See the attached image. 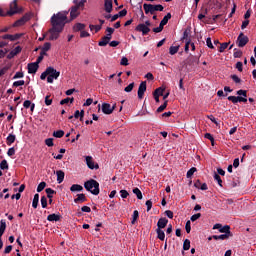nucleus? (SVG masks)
<instances>
[{
	"label": "nucleus",
	"mask_w": 256,
	"mask_h": 256,
	"mask_svg": "<svg viewBox=\"0 0 256 256\" xmlns=\"http://www.w3.org/2000/svg\"><path fill=\"white\" fill-rule=\"evenodd\" d=\"M85 24L83 23H76L73 27V30L78 32V31H84L85 30Z\"/></svg>",
	"instance_id": "a878e982"
},
{
	"label": "nucleus",
	"mask_w": 256,
	"mask_h": 256,
	"mask_svg": "<svg viewBox=\"0 0 256 256\" xmlns=\"http://www.w3.org/2000/svg\"><path fill=\"white\" fill-rule=\"evenodd\" d=\"M236 95H239L240 97H246L247 98V90H243V89L238 90L236 92Z\"/></svg>",
	"instance_id": "09e8293b"
},
{
	"label": "nucleus",
	"mask_w": 256,
	"mask_h": 256,
	"mask_svg": "<svg viewBox=\"0 0 256 256\" xmlns=\"http://www.w3.org/2000/svg\"><path fill=\"white\" fill-rule=\"evenodd\" d=\"M86 165L88 169H99V164H95L91 156H86Z\"/></svg>",
	"instance_id": "f8f14e48"
},
{
	"label": "nucleus",
	"mask_w": 256,
	"mask_h": 256,
	"mask_svg": "<svg viewBox=\"0 0 256 256\" xmlns=\"http://www.w3.org/2000/svg\"><path fill=\"white\" fill-rule=\"evenodd\" d=\"M167 223H169L167 218H160L157 222V229H165L167 227Z\"/></svg>",
	"instance_id": "f3484780"
},
{
	"label": "nucleus",
	"mask_w": 256,
	"mask_h": 256,
	"mask_svg": "<svg viewBox=\"0 0 256 256\" xmlns=\"http://www.w3.org/2000/svg\"><path fill=\"white\" fill-rule=\"evenodd\" d=\"M213 239H215V241H225V239H228L230 236L225 235V234H221V235H213L212 236Z\"/></svg>",
	"instance_id": "c85d7f7f"
},
{
	"label": "nucleus",
	"mask_w": 256,
	"mask_h": 256,
	"mask_svg": "<svg viewBox=\"0 0 256 256\" xmlns=\"http://www.w3.org/2000/svg\"><path fill=\"white\" fill-rule=\"evenodd\" d=\"M45 145H47V147H53V145H54L53 138H47L45 140Z\"/></svg>",
	"instance_id": "5fc2aeb1"
},
{
	"label": "nucleus",
	"mask_w": 256,
	"mask_h": 256,
	"mask_svg": "<svg viewBox=\"0 0 256 256\" xmlns=\"http://www.w3.org/2000/svg\"><path fill=\"white\" fill-rule=\"evenodd\" d=\"M179 52V46H171L169 48L170 55H176Z\"/></svg>",
	"instance_id": "58836bf2"
},
{
	"label": "nucleus",
	"mask_w": 256,
	"mask_h": 256,
	"mask_svg": "<svg viewBox=\"0 0 256 256\" xmlns=\"http://www.w3.org/2000/svg\"><path fill=\"white\" fill-rule=\"evenodd\" d=\"M230 77L234 81V83H241V78H239V76L233 74Z\"/></svg>",
	"instance_id": "13d9d810"
},
{
	"label": "nucleus",
	"mask_w": 256,
	"mask_h": 256,
	"mask_svg": "<svg viewBox=\"0 0 256 256\" xmlns=\"http://www.w3.org/2000/svg\"><path fill=\"white\" fill-rule=\"evenodd\" d=\"M186 233H191V221L188 220L185 225Z\"/></svg>",
	"instance_id": "bf43d9fd"
},
{
	"label": "nucleus",
	"mask_w": 256,
	"mask_h": 256,
	"mask_svg": "<svg viewBox=\"0 0 256 256\" xmlns=\"http://www.w3.org/2000/svg\"><path fill=\"white\" fill-rule=\"evenodd\" d=\"M146 207H147V211H149L150 209H152V207H153V201H151V200L146 201Z\"/></svg>",
	"instance_id": "338daca9"
},
{
	"label": "nucleus",
	"mask_w": 256,
	"mask_h": 256,
	"mask_svg": "<svg viewBox=\"0 0 256 256\" xmlns=\"http://www.w3.org/2000/svg\"><path fill=\"white\" fill-rule=\"evenodd\" d=\"M120 195L122 199H127L129 197V192H127V190H120Z\"/></svg>",
	"instance_id": "864d4df0"
},
{
	"label": "nucleus",
	"mask_w": 256,
	"mask_h": 256,
	"mask_svg": "<svg viewBox=\"0 0 256 256\" xmlns=\"http://www.w3.org/2000/svg\"><path fill=\"white\" fill-rule=\"evenodd\" d=\"M191 249V241L189 239H185L183 243V250L189 251Z\"/></svg>",
	"instance_id": "f704fd0d"
},
{
	"label": "nucleus",
	"mask_w": 256,
	"mask_h": 256,
	"mask_svg": "<svg viewBox=\"0 0 256 256\" xmlns=\"http://www.w3.org/2000/svg\"><path fill=\"white\" fill-rule=\"evenodd\" d=\"M22 25H25V22L23 20V18H20L19 20H17L15 23H14V27H21Z\"/></svg>",
	"instance_id": "8fccbe9b"
},
{
	"label": "nucleus",
	"mask_w": 256,
	"mask_h": 256,
	"mask_svg": "<svg viewBox=\"0 0 256 256\" xmlns=\"http://www.w3.org/2000/svg\"><path fill=\"white\" fill-rule=\"evenodd\" d=\"M145 91H147V81H143L140 83L138 88V99H143V95H145Z\"/></svg>",
	"instance_id": "9d476101"
},
{
	"label": "nucleus",
	"mask_w": 256,
	"mask_h": 256,
	"mask_svg": "<svg viewBox=\"0 0 256 256\" xmlns=\"http://www.w3.org/2000/svg\"><path fill=\"white\" fill-rule=\"evenodd\" d=\"M154 91H157V95H158V97H162L163 93L165 92V89H164V88L159 87V88H157V89H156V90H154Z\"/></svg>",
	"instance_id": "0e129e2a"
},
{
	"label": "nucleus",
	"mask_w": 256,
	"mask_h": 256,
	"mask_svg": "<svg viewBox=\"0 0 256 256\" xmlns=\"http://www.w3.org/2000/svg\"><path fill=\"white\" fill-rule=\"evenodd\" d=\"M0 169H2V171H5L6 169H9V164L7 163V160H2L1 161Z\"/></svg>",
	"instance_id": "a19ab883"
},
{
	"label": "nucleus",
	"mask_w": 256,
	"mask_h": 256,
	"mask_svg": "<svg viewBox=\"0 0 256 256\" xmlns=\"http://www.w3.org/2000/svg\"><path fill=\"white\" fill-rule=\"evenodd\" d=\"M22 48L21 46H17L15 49H13L8 55H7V59H13V57H15L16 55H19V53H21Z\"/></svg>",
	"instance_id": "6ab92c4d"
},
{
	"label": "nucleus",
	"mask_w": 256,
	"mask_h": 256,
	"mask_svg": "<svg viewBox=\"0 0 256 256\" xmlns=\"http://www.w3.org/2000/svg\"><path fill=\"white\" fill-rule=\"evenodd\" d=\"M104 11L106 13H113V0H104Z\"/></svg>",
	"instance_id": "4468645a"
},
{
	"label": "nucleus",
	"mask_w": 256,
	"mask_h": 256,
	"mask_svg": "<svg viewBox=\"0 0 256 256\" xmlns=\"http://www.w3.org/2000/svg\"><path fill=\"white\" fill-rule=\"evenodd\" d=\"M206 45L209 47V49H215V46H213V42L211 41V38L206 39Z\"/></svg>",
	"instance_id": "4d7b16f0"
},
{
	"label": "nucleus",
	"mask_w": 256,
	"mask_h": 256,
	"mask_svg": "<svg viewBox=\"0 0 256 256\" xmlns=\"http://www.w3.org/2000/svg\"><path fill=\"white\" fill-rule=\"evenodd\" d=\"M89 28H90V31H93V29H95V33H99V31L103 29L101 25H93V24H90Z\"/></svg>",
	"instance_id": "4c0bfd02"
},
{
	"label": "nucleus",
	"mask_w": 256,
	"mask_h": 256,
	"mask_svg": "<svg viewBox=\"0 0 256 256\" xmlns=\"http://www.w3.org/2000/svg\"><path fill=\"white\" fill-rule=\"evenodd\" d=\"M167 103L168 101L165 100V102L160 107L157 108L156 113H163V111L167 109Z\"/></svg>",
	"instance_id": "e433bc0d"
},
{
	"label": "nucleus",
	"mask_w": 256,
	"mask_h": 256,
	"mask_svg": "<svg viewBox=\"0 0 256 256\" xmlns=\"http://www.w3.org/2000/svg\"><path fill=\"white\" fill-rule=\"evenodd\" d=\"M109 40L104 36L101 38V40L98 42L99 47H107L109 45Z\"/></svg>",
	"instance_id": "cd10ccee"
},
{
	"label": "nucleus",
	"mask_w": 256,
	"mask_h": 256,
	"mask_svg": "<svg viewBox=\"0 0 256 256\" xmlns=\"http://www.w3.org/2000/svg\"><path fill=\"white\" fill-rule=\"evenodd\" d=\"M137 219H139V211L134 210L131 221L132 225H135V223H137Z\"/></svg>",
	"instance_id": "c9c22d12"
},
{
	"label": "nucleus",
	"mask_w": 256,
	"mask_h": 256,
	"mask_svg": "<svg viewBox=\"0 0 256 256\" xmlns=\"http://www.w3.org/2000/svg\"><path fill=\"white\" fill-rule=\"evenodd\" d=\"M127 15V9H123L118 13V17H125Z\"/></svg>",
	"instance_id": "774afa93"
},
{
	"label": "nucleus",
	"mask_w": 256,
	"mask_h": 256,
	"mask_svg": "<svg viewBox=\"0 0 256 256\" xmlns=\"http://www.w3.org/2000/svg\"><path fill=\"white\" fill-rule=\"evenodd\" d=\"M102 112L105 115H111V113H113V108H111V104L109 103H103L102 104Z\"/></svg>",
	"instance_id": "dca6fc26"
},
{
	"label": "nucleus",
	"mask_w": 256,
	"mask_h": 256,
	"mask_svg": "<svg viewBox=\"0 0 256 256\" xmlns=\"http://www.w3.org/2000/svg\"><path fill=\"white\" fill-rule=\"evenodd\" d=\"M74 6L70 8V19L73 21L74 19H77L78 15H81V12L79 9H83L85 7V3H87V0H73Z\"/></svg>",
	"instance_id": "f03ea898"
},
{
	"label": "nucleus",
	"mask_w": 256,
	"mask_h": 256,
	"mask_svg": "<svg viewBox=\"0 0 256 256\" xmlns=\"http://www.w3.org/2000/svg\"><path fill=\"white\" fill-rule=\"evenodd\" d=\"M23 8H19L17 5V0H13V2L10 4V10L6 12V15L8 17H13V15H16V13H22Z\"/></svg>",
	"instance_id": "39448f33"
},
{
	"label": "nucleus",
	"mask_w": 256,
	"mask_h": 256,
	"mask_svg": "<svg viewBox=\"0 0 256 256\" xmlns=\"http://www.w3.org/2000/svg\"><path fill=\"white\" fill-rule=\"evenodd\" d=\"M24 75L23 72H16L13 79H23Z\"/></svg>",
	"instance_id": "69168bd1"
},
{
	"label": "nucleus",
	"mask_w": 256,
	"mask_h": 256,
	"mask_svg": "<svg viewBox=\"0 0 256 256\" xmlns=\"http://www.w3.org/2000/svg\"><path fill=\"white\" fill-rule=\"evenodd\" d=\"M70 191L72 193H75V191H83V186L79 185V184H73L71 187H70Z\"/></svg>",
	"instance_id": "c756f323"
},
{
	"label": "nucleus",
	"mask_w": 256,
	"mask_h": 256,
	"mask_svg": "<svg viewBox=\"0 0 256 256\" xmlns=\"http://www.w3.org/2000/svg\"><path fill=\"white\" fill-rule=\"evenodd\" d=\"M45 105L49 107V105H53V99H51V95H47L44 100Z\"/></svg>",
	"instance_id": "49530a36"
},
{
	"label": "nucleus",
	"mask_w": 256,
	"mask_h": 256,
	"mask_svg": "<svg viewBox=\"0 0 256 256\" xmlns=\"http://www.w3.org/2000/svg\"><path fill=\"white\" fill-rule=\"evenodd\" d=\"M40 201H41L42 209H47V197L42 196Z\"/></svg>",
	"instance_id": "de8ad7c7"
},
{
	"label": "nucleus",
	"mask_w": 256,
	"mask_h": 256,
	"mask_svg": "<svg viewBox=\"0 0 256 256\" xmlns=\"http://www.w3.org/2000/svg\"><path fill=\"white\" fill-rule=\"evenodd\" d=\"M249 43V37L245 36L243 32H241L237 38L238 47H245Z\"/></svg>",
	"instance_id": "0eeeda50"
},
{
	"label": "nucleus",
	"mask_w": 256,
	"mask_h": 256,
	"mask_svg": "<svg viewBox=\"0 0 256 256\" xmlns=\"http://www.w3.org/2000/svg\"><path fill=\"white\" fill-rule=\"evenodd\" d=\"M56 175H57V183H61L62 181H64L65 172H63L62 170H58L56 171Z\"/></svg>",
	"instance_id": "5701e85b"
},
{
	"label": "nucleus",
	"mask_w": 256,
	"mask_h": 256,
	"mask_svg": "<svg viewBox=\"0 0 256 256\" xmlns=\"http://www.w3.org/2000/svg\"><path fill=\"white\" fill-rule=\"evenodd\" d=\"M134 195H136L137 199L141 200L143 199V193L139 188H134L133 190Z\"/></svg>",
	"instance_id": "2f4dec72"
},
{
	"label": "nucleus",
	"mask_w": 256,
	"mask_h": 256,
	"mask_svg": "<svg viewBox=\"0 0 256 256\" xmlns=\"http://www.w3.org/2000/svg\"><path fill=\"white\" fill-rule=\"evenodd\" d=\"M135 31H138L139 33H142V35H148L151 31V28H149L145 24H138L135 28Z\"/></svg>",
	"instance_id": "1a4fd4ad"
},
{
	"label": "nucleus",
	"mask_w": 256,
	"mask_h": 256,
	"mask_svg": "<svg viewBox=\"0 0 256 256\" xmlns=\"http://www.w3.org/2000/svg\"><path fill=\"white\" fill-rule=\"evenodd\" d=\"M214 179H215V181H217V183L220 187H223V180H221V176H219V174L214 173Z\"/></svg>",
	"instance_id": "79ce46f5"
},
{
	"label": "nucleus",
	"mask_w": 256,
	"mask_h": 256,
	"mask_svg": "<svg viewBox=\"0 0 256 256\" xmlns=\"http://www.w3.org/2000/svg\"><path fill=\"white\" fill-rule=\"evenodd\" d=\"M59 75H61V72L57 71L53 67H48L47 83H53L54 79H59Z\"/></svg>",
	"instance_id": "423d86ee"
},
{
	"label": "nucleus",
	"mask_w": 256,
	"mask_h": 256,
	"mask_svg": "<svg viewBox=\"0 0 256 256\" xmlns=\"http://www.w3.org/2000/svg\"><path fill=\"white\" fill-rule=\"evenodd\" d=\"M228 101H232L234 105H237V103H247V98L244 96H229Z\"/></svg>",
	"instance_id": "6e6552de"
},
{
	"label": "nucleus",
	"mask_w": 256,
	"mask_h": 256,
	"mask_svg": "<svg viewBox=\"0 0 256 256\" xmlns=\"http://www.w3.org/2000/svg\"><path fill=\"white\" fill-rule=\"evenodd\" d=\"M47 221L54 222V221H61V214H50L47 216Z\"/></svg>",
	"instance_id": "aec40b11"
},
{
	"label": "nucleus",
	"mask_w": 256,
	"mask_h": 256,
	"mask_svg": "<svg viewBox=\"0 0 256 256\" xmlns=\"http://www.w3.org/2000/svg\"><path fill=\"white\" fill-rule=\"evenodd\" d=\"M67 15H69V11H62L57 14H53L50 19L52 27L48 30V33L50 34L49 41H57V39H59V35L63 33L65 25L69 22Z\"/></svg>",
	"instance_id": "f257e3e1"
},
{
	"label": "nucleus",
	"mask_w": 256,
	"mask_h": 256,
	"mask_svg": "<svg viewBox=\"0 0 256 256\" xmlns=\"http://www.w3.org/2000/svg\"><path fill=\"white\" fill-rule=\"evenodd\" d=\"M233 55H234V58H235V59H239V57H241V56L243 55V52H241V51L235 49Z\"/></svg>",
	"instance_id": "052dcab7"
},
{
	"label": "nucleus",
	"mask_w": 256,
	"mask_h": 256,
	"mask_svg": "<svg viewBox=\"0 0 256 256\" xmlns=\"http://www.w3.org/2000/svg\"><path fill=\"white\" fill-rule=\"evenodd\" d=\"M157 238L160 239V241H165V231L162 229H156Z\"/></svg>",
	"instance_id": "393cba45"
},
{
	"label": "nucleus",
	"mask_w": 256,
	"mask_h": 256,
	"mask_svg": "<svg viewBox=\"0 0 256 256\" xmlns=\"http://www.w3.org/2000/svg\"><path fill=\"white\" fill-rule=\"evenodd\" d=\"M45 187H47V183L46 182H40L38 187H37V193H41V191H43V189H45Z\"/></svg>",
	"instance_id": "c03bdc74"
},
{
	"label": "nucleus",
	"mask_w": 256,
	"mask_h": 256,
	"mask_svg": "<svg viewBox=\"0 0 256 256\" xmlns=\"http://www.w3.org/2000/svg\"><path fill=\"white\" fill-rule=\"evenodd\" d=\"M7 229V222L5 220L0 221V249H3V240L1 237H3V234L5 233V230Z\"/></svg>",
	"instance_id": "9b49d317"
},
{
	"label": "nucleus",
	"mask_w": 256,
	"mask_h": 256,
	"mask_svg": "<svg viewBox=\"0 0 256 256\" xmlns=\"http://www.w3.org/2000/svg\"><path fill=\"white\" fill-rule=\"evenodd\" d=\"M195 172H197V168H195V167L190 168L186 174L187 179H191L193 177V175L195 174Z\"/></svg>",
	"instance_id": "473e14b6"
},
{
	"label": "nucleus",
	"mask_w": 256,
	"mask_h": 256,
	"mask_svg": "<svg viewBox=\"0 0 256 256\" xmlns=\"http://www.w3.org/2000/svg\"><path fill=\"white\" fill-rule=\"evenodd\" d=\"M120 65L127 67V65H129V59H127V57H122Z\"/></svg>",
	"instance_id": "3c124183"
},
{
	"label": "nucleus",
	"mask_w": 256,
	"mask_h": 256,
	"mask_svg": "<svg viewBox=\"0 0 256 256\" xmlns=\"http://www.w3.org/2000/svg\"><path fill=\"white\" fill-rule=\"evenodd\" d=\"M15 139H17L15 134H9L8 137L6 138L7 145L9 146L13 145V142L15 141Z\"/></svg>",
	"instance_id": "b1692460"
},
{
	"label": "nucleus",
	"mask_w": 256,
	"mask_h": 256,
	"mask_svg": "<svg viewBox=\"0 0 256 256\" xmlns=\"http://www.w3.org/2000/svg\"><path fill=\"white\" fill-rule=\"evenodd\" d=\"M169 19H171V13H167L163 19L161 20L159 26L163 29L167 23H169Z\"/></svg>",
	"instance_id": "412c9836"
},
{
	"label": "nucleus",
	"mask_w": 256,
	"mask_h": 256,
	"mask_svg": "<svg viewBox=\"0 0 256 256\" xmlns=\"http://www.w3.org/2000/svg\"><path fill=\"white\" fill-rule=\"evenodd\" d=\"M220 233H225L224 235H227L228 237H233V233H231V226L225 225L224 227L221 226Z\"/></svg>",
	"instance_id": "a211bd4d"
},
{
	"label": "nucleus",
	"mask_w": 256,
	"mask_h": 256,
	"mask_svg": "<svg viewBox=\"0 0 256 256\" xmlns=\"http://www.w3.org/2000/svg\"><path fill=\"white\" fill-rule=\"evenodd\" d=\"M22 85H25V80H19L13 83V87H22Z\"/></svg>",
	"instance_id": "603ef678"
},
{
	"label": "nucleus",
	"mask_w": 256,
	"mask_h": 256,
	"mask_svg": "<svg viewBox=\"0 0 256 256\" xmlns=\"http://www.w3.org/2000/svg\"><path fill=\"white\" fill-rule=\"evenodd\" d=\"M228 47H229V42H224L220 44L219 53H223L225 49H227Z\"/></svg>",
	"instance_id": "a18cd8bd"
},
{
	"label": "nucleus",
	"mask_w": 256,
	"mask_h": 256,
	"mask_svg": "<svg viewBox=\"0 0 256 256\" xmlns=\"http://www.w3.org/2000/svg\"><path fill=\"white\" fill-rule=\"evenodd\" d=\"M23 37V34H6L2 36V39H9V41H17Z\"/></svg>",
	"instance_id": "2eb2a0df"
},
{
	"label": "nucleus",
	"mask_w": 256,
	"mask_h": 256,
	"mask_svg": "<svg viewBox=\"0 0 256 256\" xmlns=\"http://www.w3.org/2000/svg\"><path fill=\"white\" fill-rule=\"evenodd\" d=\"M65 135V131L58 130L53 132V137H56V139H61Z\"/></svg>",
	"instance_id": "72a5a7b5"
},
{
	"label": "nucleus",
	"mask_w": 256,
	"mask_h": 256,
	"mask_svg": "<svg viewBox=\"0 0 256 256\" xmlns=\"http://www.w3.org/2000/svg\"><path fill=\"white\" fill-rule=\"evenodd\" d=\"M38 70H39V64H37L36 62L28 64V73L30 75H35V73H37Z\"/></svg>",
	"instance_id": "ddd939ff"
},
{
	"label": "nucleus",
	"mask_w": 256,
	"mask_h": 256,
	"mask_svg": "<svg viewBox=\"0 0 256 256\" xmlns=\"http://www.w3.org/2000/svg\"><path fill=\"white\" fill-rule=\"evenodd\" d=\"M87 196L85 194H77V198L74 199V203H85Z\"/></svg>",
	"instance_id": "4be33fe9"
},
{
	"label": "nucleus",
	"mask_w": 256,
	"mask_h": 256,
	"mask_svg": "<svg viewBox=\"0 0 256 256\" xmlns=\"http://www.w3.org/2000/svg\"><path fill=\"white\" fill-rule=\"evenodd\" d=\"M49 77V67L46 68V70L40 75V79L42 81H45Z\"/></svg>",
	"instance_id": "37998d69"
},
{
	"label": "nucleus",
	"mask_w": 256,
	"mask_h": 256,
	"mask_svg": "<svg viewBox=\"0 0 256 256\" xmlns=\"http://www.w3.org/2000/svg\"><path fill=\"white\" fill-rule=\"evenodd\" d=\"M7 155L8 157H13V155H15V148L14 147L9 148L7 151Z\"/></svg>",
	"instance_id": "e2e57ef3"
},
{
	"label": "nucleus",
	"mask_w": 256,
	"mask_h": 256,
	"mask_svg": "<svg viewBox=\"0 0 256 256\" xmlns=\"http://www.w3.org/2000/svg\"><path fill=\"white\" fill-rule=\"evenodd\" d=\"M84 189L92 193V195H99V182L95 179H90L84 183Z\"/></svg>",
	"instance_id": "7ed1b4c3"
},
{
	"label": "nucleus",
	"mask_w": 256,
	"mask_h": 256,
	"mask_svg": "<svg viewBox=\"0 0 256 256\" xmlns=\"http://www.w3.org/2000/svg\"><path fill=\"white\" fill-rule=\"evenodd\" d=\"M134 87H135V82H132V83H130L128 86H126V87L124 88V91H125L126 93H131V91H133Z\"/></svg>",
	"instance_id": "ea45409f"
},
{
	"label": "nucleus",
	"mask_w": 256,
	"mask_h": 256,
	"mask_svg": "<svg viewBox=\"0 0 256 256\" xmlns=\"http://www.w3.org/2000/svg\"><path fill=\"white\" fill-rule=\"evenodd\" d=\"M201 218V213H197L191 216L190 221L195 222L197 219Z\"/></svg>",
	"instance_id": "6e6d98bb"
},
{
	"label": "nucleus",
	"mask_w": 256,
	"mask_h": 256,
	"mask_svg": "<svg viewBox=\"0 0 256 256\" xmlns=\"http://www.w3.org/2000/svg\"><path fill=\"white\" fill-rule=\"evenodd\" d=\"M32 207L33 209H37L39 207V194H35L33 201H32Z\"/></svg>",
	"instance_id": "bb28decb"
},
{
	"label": "nucleus",
	"mask_w": 256,
	"mask_h": 256,
	"mask_svg": "<svg viewBox=\"0 0 256 256\" xmlns=\"http://www.w3.org/2000/svg\"><path fill=\"white\" fill-rule=\"evenodd\" d=\"M51 49V44L49 42L44 43L42 50L49 51Z\"/></svg>",
	"instance_id": "680f3d73"
},
{
	"label": "nucleus",
	"mask_w": 256,
	"mask_h": 256,
	"mask_svg": "<svg viewBox=\"0 0 256 256\" xmlns=\"http://www.w3.org/2000/svg\"><path fill=\"white\" fill-rule=\"evenodd\" d=\"M45 191H46V195H47L48 199H53V195H55V193H57L52 188H46Z\"/></svg>",
	"instance_id": "7c9ffc66"
},
{
	"label": "nucleus",
	"mask_w": 256,
	"mask_h": 256,
	"mask_svg": "<svg viewBox=\"0 0 256 256\" xmlns=\"http://www.w3.org/2000/svg\"><path fill=\"white\" fill-rule=\"evenodd\" d=\"M143 9L146 15H149V13L150 15H155L156 11H163L165 7H163L161 4L153 5L145 3L143 4Z\"/></svg>",
	"instance_id": "20e7f679"
}]
</instances>
